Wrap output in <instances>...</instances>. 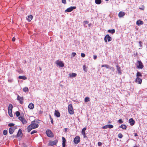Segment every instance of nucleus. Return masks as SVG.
Returning a JSON list of instances; mask_svg holds the SVG:
<instances>
[{
    "label": "nucleus",
    "mask_w": 147,
    "mask_h": 147,
    "mask_svg": "<svg viewBox=\"0 0 147 147\" xmlns=\"http://www.w3.org/2000/svg\"><path fill=\"white\" fill-rule=\"evenodd\" d=\"M143 6L142 7H140L139 9L141 10H144V6Z\"/></svg>",
    "instance_id": "obj_49"
},
{
    "label": "nucleus",
    "mask_w": 147,
    "mask_h": 147,
    "mask_svg": "<svg viewBox=\"0 0 147 147\" xmlns=\"http://www.w3.org/2000/svg\"><path fill=\"white\" fill-rule=\"evenodd\" d=\"M129 123L131 125H133L135 123V121L132 118L130 119L129 120Z\"/></svg>",
    "instance_id": "obj_15"
},
{
    "label": "nucleus",
    "mask_w": 147,
    "mask_h": 147,
    "mask_svg": "<svg viewBox=\"0 0 147 147\" xmlns=\"http://www.w3.org/2000/svg\"><path fill=\"white\" fill-rule=\"evenodd\" d=\"M22 135V130L20 129L18 132L17 134V136L18 137L21 136Z\"/></svg>",
    "instance_id": "obj_23"
},
{
    "label": "nucleus",
    "mask_w": 147,
    "mask_h": 147,
    "mask_svg": "<svg viewBox=\"0 0 147 147\" xmlns=\"http://www.w3.org/2000/svg\"><path fill=\"white\" fill-rule=\"evenodd\" d=\"M142 75L141 73L139 72H138L136 74V76L137 77H139L140 76H142Z\"/></svg>",
    "instance_id": "obj_34"
},
{
    "label": "nucleus",
    "mask_w": 147,
    "mask_h": 147,
    "mask_svg": "<svg viewBox=\"0 0 147 147\" xmlns=\"http://www.w3.org/2000/svg\"><path fill=\"white\" fill-rule=\"evenodd\" d=\"M37 132L35 130H34L31 131V134H34L35 133H36Z\"/></svg>",
    "instance_id": "obj_43"
},
{
    "label": "nucleus",
    "mask_w": 147,
    "mask_h": 147,
    "mask_svg": "<svg viewBox=\"0 0 147 147\" xmlns=\"http://www.w3.org/2000/svg\"><path fill=\"white\" fill-rule=\"evenodd\" d=\"M101 2V0H95V2L96 4L98 5L100 4Z\"/></svg>",
    "instance_id": "obj_27"
},
{
    "label": "nucleus",
    "mask_w": 147,
    "mask_h": 147,
    "mask_svg": "<svg viewBox=\"0 0 147 147\" xmlns=\"http://www.w3.org/2000/svg\"><path fill=\"white\" fill-rule=\"evenodd\" d=\"M90 99L88 97H86L84 99V101L85 102H87L90 101Z\"/></svg>",
    "instance_id": "obj_31"
},
{
    "label": "nucleus",
    "mask_w": 147,
    "mask_h": 147,
    "mask_svg": "<svg viewBox=\"0 0 147 147\" xmlns=\"http://www.w3.org/2000/svg\"><path fill=\"white\" fill-rule=\"evenodd\" d=\"M33 129H34L32 128V127L31 125H29L27 127L28 131V132H29L31 131V130Z\"/></svg>",
    "instance_id": "obj_25"
},
{
    "label": "nucleus",
    "mask_w": 147,
    "mask_h": 147,
    "mask_svg": "<svg viewBox=\"0 0 147 147\" xmlns=\"http://www.w3.org/2000/svg\"><path fill=\"white\" fill-rule=\"evenodd\" d=\"M7 131L6 130H4L3 132V134L4 135H6L7 134Z\"/></svg>",
    "instance_id": "obj_38"
},
{
    "label": "nucleus",
    "mask_w": 147,
    "mask_h": 147,
    "mask_svg": "<svg viewBox=\"0 0 147 147\" xmlns=\"http://www.w3.org/2000/svg\"><path fill=\"white\" fill-rule=\"evenodd\" d=\"M17 99L19 101L20 104H22L23 103L24 98L23 97H20L18 95Z\"/></svg>",
    "instance_id": "obj_9"
},
{
    "label": "nucleus",
    "mask_w": 147,
    "mask_h": 147,
    "mask_svg": "<svg viewBox=\"0 0 147 147\" xmlns=\"http://www.w3.org/2000/svg\"><path fill=\"white\" fill-rule=\"evenodd\" d=\"M109 69H111L113 71H115V69L113 67H110Z\"/></svg>",
    "instance_id": "obj_44"
},
{
    "label": "nucleus",
    "mask_w": 147,
    "mask_h": 147,
    "mask_svg": "<svg viewBox=\"0 0 147 147\" xmlns=\"http://www.w3.org/2000/svg\"><path fill=\"white\" fill-rule=\"evenodd\" d=\"M134 147H139V146L137 145H135L134 146Z\"/></svg>",
    "instance_id": "obj_57"
},
{
    "label": "nucleus",
    "mask_w": 147,
    "mask_h": 147,
    "mask_svg": "<svg viewBox=\"0 0 147 147\" xmlns=\"http://www.w3.org/2000/svg\"><path fill=\"white\" fill-rule=\"evenodd\" d=\"M80 141V138L78 136H76L74 140V142L75 144H77Z\"/></svg>",
    "instance_id": "obj_7"
},
{
    "label": "nucleus",
    "mask_w": 147,
    "mask_h": 147,
    "mask_svg": "<svg viewBox=\"0 0 147 147\" xmlns=\"http://www.w3.org/2000/svg\"><path fill=\"white\" fill-rule=\"evenodd\" d=\"M16 115L17 117H19L20 115V112L18 111H17L16 112Z\"/></svg>",
    "instance_id": "obj_40"
},
{
    "label": "nucleus",
    "mask_w": 147,
    "mask_h": 147,
    "mask_svg": "<svg viewBox=\"0 0 147 147\" xmlns=\"http://www.w3.org/2000/svg\"><path fill=\"white\" fill-rule=\"evenodd\" d=\"M35 121H32L30 125H31L32 128L35 129L37 128L38 127V125L37 123H35Z\"/></svg>",
    "instance_id": "obj_6"
},
{
    "label": "nucleus",
    "mask_w": 147,
    "mask_h": 147,
    "mask_svg": "<svg viewBox=\"0 0 147 147\" xmlns=\"http://www.w3.org/2000/svg\"><path fill=\"white\" fill-rule=\"evenodd\" d=\"M143 22L142 21L140 20H138L136 22V24L138 26H139L141 25H143Z\"/></svg>",
    "instance_id": "obj_19"
},
{
    "label": "nucleus",
    "mask_w": 147,
    "mask_h": 147,
    "mask_svg": "<svg viewBox=\"0 0 147 147\" xmlns=\"http://www.w3.org/2000/svg\"><path fill=\"white\" fill-rule=\"evenodd\" d=\"M46 133L47 136L49 137H53L54 136L53 134L50 130H47L46 132Z\"/></svg>",
    "instance_id": "obj_3"
},
{
    "label": "nucleus",
    "mask_w": 147,
    "mask_h": 147,
    "mask_svg": "<svg viewBox=\"0 0 147 147\" xmlns=\"http://www.w3.org/2000/svg\"><path fill=\"white\" fill-rule=\"evenodd\" d=\"M58 142L57 140H55L53 141H50L49 142V146H54Z\"/></svg>",
    "instance_id": "obj_10"
},
{
    "label": "nucleus",
    "mask_w": 147,
    "mask_h": 147,
    "mask_svg": "<svg viewBox=\"0 0 147 147\" xmlns=\"http://www.w3.org/2000/svg\"><path fill=\"white\" fill-rule=\"evenodd\" d=\"M28 107L30 109H33L34 107V105L32 103H30L28 106Z\"/></svg>",
    "instance_id": "obj_24"
},
{
    "label": "nucleus",
    "mask_w": 147,
    "mask_h": 147,
    "mask_svg": "<svg viewBox=\"0 0 147 147\" xmlns=\"http://www.w3.org/2000/svg\"><path fill=\"white\" fill-rule=\"evenodd\" d=\"M111 123V122H110V121H109V123Z\"/></svg>",
    "instance_id": "obj_62"
},
{
    "label": "nucleus",
    "mask_w": 147,
    "mask_h": 147,
    "mask_svg": "<svg viewBox=\"0 0 147 147\" xmlns=\"http://www.w3.org/2000/svg\"><path fill=\"white\" fill-rule=\"evenodd\" d=\"M18 78L19 79H22L24 80H25L27 79V78L25 76H19Z\"/></svg>",
    "instance_id": "obj_29"
},
{
    "label": "nucleus",
    "mask_w": 147,
    "mask_h": 147,
    "mask_svg": "<svg viewBox=\"0 0 147 147\" xmlns=\"http://www.w3.org/2000/svg\"><path fill=\"white\" fill-rule=\"evenodd\" d=\"M125 15V13L123 11H120L118 14V16L119 18L123 17Z\"/></svg>",
    "instance_id": "obj_17"
},
{
    "label": "nucleus",
    "mask_w": 147,
    "mask_h": 147,
    "mask_svg": "<svg viewBox=\"0 0 147 147\" xmlns=\"http://www.w3.org/2000/svg\"><path fill=\"white\" fill-rule=\"evenodd\" d=\"M81 56L82 57H85V54H84V53H82L81 54Z\"/></svg>",
    "instance_id": "obj_48"
},
{
    "label": "nucleus",
    "mask_w": 147,
    "mask_h": 147,
    "mask_svg": "<svg viewBox=\"0 0 147 147\" xmlns=\"http://www.w3.org/2000/svg\"><path fill=\"white\" fill-rule=\"evenodd\" d=\"M108 32H109L112 33V34H113L115 32V30L114 29L112 30H108Z\"/></svg>",
    "instance_id": "obj_30"
},
{
    "label": "nucleus",
    "mask_w": 147,
    "mask_h": 147,
    "mask_svg": "<svg viewBox=\"0 0 147 147\" xmlns=\"http://www.w3.org/2000/svg\"><path fill=\"white\" fill-rule=\"evenodd\" d=\"M39 69L40 71H41L42 70V69L40 67H39Z\"/></svg>",
    "instance_id": "obj_58"
},
{
    "label": "nucleus",
    "mask_w": 147,
    "mask_h": 147,
    "mask_svg": "<svg viewBox=\"0 0 147 147\" xmlns=\"http://www.w3.org/2000/svg\"><path fill=\"white\" fill-rule=\"evenodd\" d=\"M118 122L120 123H123V121L121 119H120L118 121Z\"/></svg>",
    "instance_id": "obj_45"
},
{
    "label": "nucleus",
    "mask_w": 147,
    "mask_h": 147,
    "mask_svg": "<svg viewBox=\"0 0 147 147\" xmlns=\"http://www.w3.org/2000/svg\"><path fill=\"white\" fill-rule=\"evenodd\" d=\"M76 55V53L74 52L72 53V55L73 56V57H74Z\"/></svg>",
    "instance_id": "obj_47"
},
{
    "label": "nucleus",
    "mask_w": 147,
    "mask_h": 147,
    "mask_svg": "<svg viewBox=\"0 0 147 147\" xmlns=\"http://www.w3.org/2000/svg\"><path fill=\"white\" fill-rule=\"evenodd\" d=\"M8 81L9 82L11 83L13 82V80L12 79L8 78Z\"/></svg>",
    "instance_id": "obj_39"
},
{
    "label": "nucleus",
    "mask_w": 147,
    "mask_h": 147,
    "mask_svg": "<svg viewBox=\"0 0 147 147\" xmlns=\"http://www.w3.org/2000/svg\"><path fill=\"white\" fill-rule=\"evenodd\" d=\"M62 146L63 147H65V142L66 140L64 137H62Z\"/></svg>",
    "instance_id": "obj_16"
},
{
    "label": "nucleus",
    "mask_w": 147,
    "mask_h": 147,
    "mask_svg": "<svg viewBox=\"0 0 147 147\" xmlns=\"http://www.w3.org/2000/svg\"><path fill=\"white\" fill-rule=\"evenodd\" d=\"M138 66L137 67L139 69H142L144 67L142 63L140 61H138Z\"/></svg>",
    "instance_id": "obj_12"
},
{
    "label": "nucleus",
    "mask_w": 147,
    "mask_h": 147,
    "mask_svg": "<svg viewBox=\"0 0 147 147\" xmlns=\"http://www.w3.org/2000/svg\"><path fill=\"white\" fill-rule=\"evenodd\" d=\"M23 90L24 92H28L29 90L27 87H25L23 88Z\"/></svg>",
    "instance_id": "obj_33"
},
{
    "label": "nucleus",
    "mask_w": 147,
    "mask_h": 147,
    "mask_svg": "<svg viewBox=\"0 0 147 147\" xmlns=\"http://www.w3.org/2000/svg\"><path fill=\"white\" fill-rule=\"evenodd\" d=\"M106 1H108L109 0H105Z\"/></svg>",
    "instance_id": "obj_60"
},
{
    "label": "nucleus",
    "mask_w": 147,
    "mask_h": 147,
    "mask_svg": "<svg viewBox=\"0 0 147 147\" xmlns=\"http://www.w3.org/2000/svg\"><path fill=\"white\" fill-rule=\"evenodd\" d=\"M112 38L109 34L106 35L104 38V40L105 42H107V41L110 42Z\"/></svg>",
    "instance_id": "obj_5"
},
{
    "label": "nucleus",
    "mask_w": 147,
    "mask_h": 147,
    "mask_svg": "<svg viewBox=\"0 0 147 147\" xmlns=\"http://www.w3.org/2000/svg\"><path fill=\"white\" fill-rule=\"evenodd\" d=\"M68 110L69 113L71 115H72L74 113V111L71 104H69L68 105Z\"/></svg>",
    "instance_id": "obj_1"
},
{
    "label": "nucleus",
    "mask_w": 147,
    "mask_h": 147,
    "mask_svg": "<svg viewBox=\"0 0 147 147\" xmlns=\"http://www.w3.org/2000/svg\"><path fill=\"white\" fill-rule=\"evenodd\" d=\"M76 8V6L71 7L69 8H67L66 10H65V12H70L73 11L74 9Z\"/></svg>",
    "instance_id": "obj_8"
},
{
    "label": "nucleus",
    "mask_w": 147,
    "mask_h": 147,
    "mask_svg": "<svg viewBox=\"0 0 147 147\" xmlns=\"http://www.w3.org/2000/svg\"><path fill=\"white\" fill-rule=\"evenodd\" d=\"M98 145L99 146H101L102 145V143L100 142H98Z\"/></svg>",
    "instance_id": "obj_51"
},
{
    "label": "nucleus",
    "mask_w": 147,
    "mask_h": 147,
    "mask_svg": "<svg viewBox=\"0 0 147 147\" xmlns=\"http://www.w3.org/2000/svg\"><path fill=\"white\" fill-rule=\"evenodd\" d=\"M15 129V128L13 127L9 128V132L10 134H13Z\"/></svg>",
    "instance_id": "obj_14"
},
{
    "label": "nucleus",
    "mask_w": 147,
    "mask_h": 147,
    "mask_svg": "<svg viewBox=\"0 0 147 147\" xmlns=\"http://www.w3.org/2000/svg\"><path fill=\"white\" fill-rule=\"evenodd\" d=\"M55 63L57 66H58L59 67H63L64 66L63 63L62 61H59V60H57L55 62Z\"/></svg>",
    "instance_id": "obj_4"
},
{
    "label": "nucleus",
    "mask_w": 147,
    "mask_h": 147,
    "mask_svg": "<svg viewBox=\"0 0 147 147\" xmlns=\"http://www.w3.org/2000/svg\"><path fill=\"white\" fill-rule=\"evenodd\" d=\"M8 114L9 116L11 117H13V114L12 113V111H8Z\"/></svg>",
    "instance_id": "obj_37"
},
{
    "label": "nucleus",
    "mask_w": 147,
    "mask_h": 147,
    "mask_svg": "<svg viewBox=\"0 0 147 147\" xmlns=\"http://www.w3.org/2000/svg\"><path fill=\"white\" fill-rule=\"evenodd\" d=\"M65 131H67V128H65Z\"/></svg>",
    "instance_id": "obj_59"
},
{
    "label": "nucleus",
    "mask_w": 147,
    "mask_h": 147,
    "mask_svg": "<svg viewBox=\"0 0 147 147\" xmlns=\"http://www.w3.org/2000/svg\"><path fill=\"white\" fill-rule=\"evenodd\" d=\"M32 18L33 16L32 15H30L28 16V18H27V20L29 22H30L32 19Z\"/></svg>",
    "instance_id": "obj_28"
},
{
    "label": "nucleus",
    "mask_w": 147,
    "mask_h": 147,
    "mask_svg": "<svg viewBox=\"0 0 147 147\" xmlns=\"http://www.w3.org/2000/svg\"><path fill=\"white\" fill-rule=\"evenodd\" d=\"M83 70L86 72L87 71V69H86V67L85 65H84L83 66Z\"/></svg>",
    "instance_id": "obj_36"
},
{
    "label": "nucleus",
    "mask_w": 147,
    "mask_h": 147,
    "mask_svg": "<svg viewBox=\"0 0 147 147\" xmlns=\"http://www.w3.org/2000/svg\"><path fill=\"white\" fill-rule=\"evenodd\" d=\"M84 22L85 24H87L88 23V22L87 21H85Z\"/></svg>",
    "instance_id": "obj_52"
},
{
    "label": "nucleus",
    "mask_w": 147,
    "mask_h": 147,
    "mask_svg": "<svg viewBox=\"0 0 147 147\" xmlns=\"http://www.w3.org/2000/svg\"><path fill=\"white\" fill-rule=\"evenodd\" d=\"M117 71L118 73L121 75V68L118 66H116Z\"/></svg>",
    "instance_id": "obj_18"
},
{
    "label": "nucleus",
    "mask_w": 147,
    "mask_h": 147,
    "mask_svg": "<svg viewBox=\"0 0 147 147\" xmlns=\"http://www.w3.org/2000/svg\"><path fill=\"white\" fill-rule=\"evenodd\" d=\"M113 127V125L109 124V125H105L102 128L104 129H106L107 128H112Z\"/></svg>",
    "instance_id": "obj_11"
},
{
    "label": "nucleus",
    "mask_w": 147,
    "mask_h": 147,
    "mask_svg": "<svg viewBox=\"0 0 147 147\" xmlns=\"http://www.w3.org/2000/svg\"><path fill=\"white\" fill-rule=\"evenodd\" d=\"M55 115L57 117H60V115L59 112L55 110Z\"/></svg>",
    "instance_id": "obj_21"
},
{
    "label": "nucleus",
    "mask_w": 147,
    "mask_h": 147,
    "mask_svg": "<svg viewBox=\"0 0 147 147\" xmlns=\"http://www.w3.org/2000/svg\"><path fill=\"white\" fill-rule=\"evenodd\" d=\"M62 3L65 4H66V0H62Z\"/></svg>",
    "instance_id": "obj_46"
},
{
    "label": "nucleus",
    "mask_w": 147,
    "mask_h": 147,
    "mask_svg": "<svg viewBox=\"0 0 147 147\" xmlns=\"http://www.w3.org/2000/svg\"><path fill=\"white\" fill-rule=\"evenodd\" d=\"M77 76V74L75 73H72L69 74V76L70 78L75 77Z\"/></svg>",
    "instance_id": "obj_26"
},
{
    "label": "nucleus",
    "mask_w": 147,
    "mask_h": 147,
    "mask_svg": "<svg viewBox=\"0 0 147 147\" xmlns=\"http://www.w3.org/2000/svg\"><path fill=\"white\" fill-rule=\"evenodd\" d=\"M97 56L96 55H93V59H94V60H95L97 58Z\"/></svg>",
    "instance_id": "obj_50"
},
{
    "label": "nucleus",
    "mask_w": 147,
    "mask_h": 147,
    "mask_svg": "<svg viewBox=\"0 0 147 147\" xmlns=\"http://www.w3.org/2000/svg\"><path fill=\"white\" fill-rule=\"evenodd\" d=\"M90 25H91V24H89V26H90Z\"/></svg>",
    "instance_id": "obj_61"
},
{
    "label": "nucleus",
    "mask_w": 147,
    "mask_h": 147,
    "mask_svg": "<svg viewBox=\"0 0 147 147\" xmlns=\"http://www.w3.org/2000/svg\"><path fill=\"white\" fill-rule=\"evenodd\" d=\"M86 129V127L84 128L82 130V134L84 136V138L86 136V134H85V131Z\"/></svg>",
    "instance_id": "obj_20"
},
{
    "label": "nucleus",
    "mask_w": 147,
    "mask_h": 147,
    "mask_svg": "<svg viewBox=\"0 0 147 147\" xmlns=\"http://www.w3.org/2000/svg\"><path fill=\"white\" fill-rule=\"evenodd\" d=\"M13 107L12 105L11 104H9L8 106V111H12Z\"/></svg>",
    "instance_id": "obj_22"
},
{
    "label": "nucleus",
    "mask_w": 147,
    "mask_h": 147,
    "mask_svg": "<svg viewBox=\"0 0 147 147\" xmlns=\"http://www.w3.org/2000/svg\"><path fill=\"white\" fill-rule=\"evenodd\" d=\"M18 119L21 121L23 124H26L27 123V120L23 117H19Z\"/></svg>",
    "instance_id": "obj_2"
},
{
    "label": "nucleus",
    "mask_w": 147,
    "mask_h": 147,
    "mask_svg": "<svg viewBox=\"0 0 147 147\" xmlns=\"http://www.w3.org/2000/svg\"><path fill=\"white\" fill-rule=\"evenodd\" d=\"M101 67H106L107 68H109V67H110L109 66V65L107 64L103 65H102Z\"/></svg>",
    "instance_id": "obj_35"
},
{
    "label": "nucleus",
    "mask_w": 147,
    "mask_h": 147,
    "mask_svg": "<svg viewBox=\"0 0 147 147\" xmlns=\"http://www.w3.org/2000/svg\"><path fill=\"white\" fill-rule=\"evenodd\" d=\"M138 136L137 134L136 133L134 134V136L136 137Z\"/></svg>",
    "instance_id": "obj_55"
},
{
    "label": "nucleus",
    "mask_w": 147,
    "mask_h": 147,
    "mask_svg": "<svg viewBox=\"0 0 147 147\" xmlns=\"http://www.w3.org/2000/svg\"><path fill=\"white\" fill-rule=\"evenodd\" d=\"M15 38H14V37H13V38L12 39V40L14 42L15 41Z\"/></svg>",
    "instance_id": "obj_53"
},
{
    "label": "nucleus",
    "mask_w": 147,
    "mask_h": 147,
    "mask_svg": "<svg viewBox=\"0 0 147 147\" xmlns=\"http://www.w3.org/2000/svg\"><path fill=\"white\" fill-rule=\"evenodd\" d=\"M14 124L13 123H9L8 125V126L9 127H11L13 126L14 125Z\"/></svg>",
    "instance_id": "obj_42"
},
{
    "label": "nucleus",
    "mask_w": 147,
    "mask_h": 147,
    "mask_svg": "<svg viewBox=\"0 0 147 147\" xmlns=\"http://www.w3.org/2000/svg\"><path fill=\"white\" fill-rule=\"evenodd\" d=\"M120 127L124 129H126L127 126L125 125H121L120 126Z\"/></svg>",
    "instance_id": "obj_32"
},
{
    "label": "nucleus",
    "mask_w": 147,
    "mask_h": 147,
    "mask_svg": "<svg viewBox=\"0 0 147 147\" xmlns=\"http://www.w3.org/2000/svg\"><path fill=\"white\" fill-rule=\"evenodd\" d=\"M142 79L139 77H137L135 82L138 84H141L142 82Z\"/></svg>",
    "instance_id": "obj_13"
},
{
    "label": "nucleus",
    "mask_w": 147,
    "mask_h": 147,
    "mask_svg": "<svg viewBox=\"0 0 147 147\" xmlns=\"http://www.w3.org/2000/svg\"><path fill=\"white\" fill-rule=\"evenodd\" d=\"M141 43H142V42L141 41H140L139 42V43L140 44V47H141V46H142L141 45Z\"/></svg>",
    "instance_id": "obj_54"
},
{
    "label": "nucleus",
    "mask_w": 147,
    "mask_h": 147,
    "mask_svg": "<svg viewBox=\"0 0 147 147\" xmlns=\"http://www.w3.org/2000/svg\"><path fill=\"white\" fill-rule=\"evenodd\" d=\"M51 122L52 123H53V119H51Z\"/></svg>",
    "instance_id": "obj_56"
},
{
    "label": "nucleus",
    "mask_w": 147,
    "mask_h": 147,
    "mask_svg": "<svg viewBox=\"0 0 147 147\" xmlns=\"http://www.w3.org/2000/svg\"><path fill=\"white\" fill-rule=\"evenodd\" d=\"M118 137L120 138H121L123 137V135L121 133H119L118 135Z\"/></svg>",
    "instance_id": "obj_41"
}]
</instances>
